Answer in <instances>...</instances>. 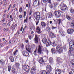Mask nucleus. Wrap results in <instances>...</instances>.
<instances>
[{
  "label": "nucleus",
  "instance_id": "obj_3",
  "mask_svg": "<svg viewBox=\"0 0 74 74\" xmlns=\"http://www.w3.org/2000/svg\"><path fill=\"white\" fill-rule=\"evenodd\" d=\"M74 46H73V47H72L71 46L70 47V48H69V56H74V48L73 47Z\"/></svg>",
  "mask_w": 74,
  "mask_h": 74
},
{
  "label": "nucleus",
  "instance_id": "obj_64",
  "mask_svg": "<svg viewBox=\"0 0 74 74\" xmlns=\"http://www.w3.org/2000/svg\"><path fill=\"white\" fill-rule=\"evenodd\" d=\"M69 74H73V72L72 71L70 72Z\"/></svg>",
  "mask_w": 74,
  "mask_h": 74
},
{
  "label": "nucleus",
  "instance_id": "obj_12",
  "mask_svg": "<svg viewBox=\"0 0 74 74\" xmlns=\"http://www.w3.org/2000/svg\"><path fill=\"white\" fill-rule=\"evenodd\" d=\"M47 70V71H51V66L49 65H48L46 67Z\"/></svg>",
  "mask_w": 74,
  "mask_h": 74
},
{
  "label": "nucleus",
  "instance_id": "obj_38",
  "mask_svg": "<svg viewBox=\"0 0 74 74\" xmlns=\"http://www.w3.org/2000/svg\"><path fill=\"white\" fill-rule=\"evenodd\" d=\"M8 71H11V66H8Z\"/></svg>",
  "mask_w": 74,
  "mask_h": 74
},
{
  "label": "nucleus",
  "instance_id": "obj_39",
  "mask_svg": "<svg viewBox=\"0 0 74 74\" xmlns=\"http://www.w3.org/2000/svg\"><path fill=\"white\" fill-rule=\"evenodd\" d=\"M70 11L71 13H74V10L73 9H71L70 10Z\"/></svg>",
  "mask_w": 74,
  "mask_h": 74
},
{
  "label": "nucleus",
  "instance_id": "obj_25",
  "mask_svg": "<svg viewBox=\"0 0 74 74\" xmlns=\"http://www.w3.org/2000/svg\"><path fill=\"white\" fill-rule=\"evenodd\" d=\"M61 47V46H60V45H59V44L57 46V47L56 48V49L57 50V51H58L60 49V47Z\"/></svg>",
  "mask_w": 74,
  "mask_h": 74
},
{
  "label": "nucleus",
  "instance_id": "obj_62",
  "mask_svg": "<svg viewBox=\"0 0 74 74\" xmlns=\"http://www.w3.org/2000/svg\"><path fill=\"white\" fill-rule=\"evenodd\" d=\"M22 15H19L20 18H22Z\"/></svg>",
  "mask_w": 74,
  "mask_h": 74
},
{
  "label": "nucleus",
  "instance_id": "obj_58",
  "mask_svg": "<svg viewBox=\"0 0 74 74\" xmlns=\"http://www.w3.org/2000/svg\"><path fill=\"white\" fill-rule=\"evenodd\" d=\"M16 66H19V64L18 63H16Z\"/></svg>",
  "mask_w": 74,
  "mask_h": 74
},
{
  "label": "nucleus",
  "instance_id": "obj_40",
  "mask_svg": "<svg viewBox=\"0 0 74 74\" xmlns=\"http://www.w3.org/2000/svg\"><path fill=\"white\" fill-rule=\"evenodd\" d=\"M8 28H5L3 29V31H5V32L7 31H8Z\"/></svg>",
  "mask_w": 74,
  "mask_h": 74
},
{
  "label": "nucleus",
  "instance_id": "obj_36",
  "mask_svg": "<svg viewBox=\"0 0 74 74\" xmlns=\"http://www.w3.org/2000/svg\"><path fill=\"white\" fill-rule=\"evenodd\" d=\"M47 72L45 71H43L42 72L41 74H46Z\"/></svg>",
  "mask_w": 74,
  "mask_h": 74
},
{
  "label": "nucleus",
  "instance_id": "obj_22",
  "mask_svg": "<svg viewBox=\"0 0 74 74\" xmlns=\"http://www.w3.org/2000/svg\"><path fill=\"white\" fill-rule=\"evenodd\" d=\"M51 0H49L48 3L50 4L49 5V7H50L51 8H52V5H51Z\"/></svg>",
  "mask_w": 74,
  "mask_h": 74
},
{
  "label": "nucleus",
  "instance_id": "obj_53",
  "mask_svg": "<svg viewBox=\"0 0 74 74\" xmlns=\"http://www.w3.org/2000/svg\"><path fill=\"white\" fill-rule=\"evenodd\" d=\"M71 63H74V60H72L71 61Z\"/></svg>",
  "mask_w": 74,
  "mask_h": 74
},
{
  "label": "nucleus",
  "instance_id": "obj_52",
  "mask_svg": "<svg viewBox=\"0 0 74 74\" xmlns=\"http://www.w3.org/2000/svg\"><path fill=\"white\" fill-rule=\"evenodd\" d=\"M71 2L73 4H74V0H72Z\"/></svg>",
  "mask_w": 74,
  "mask_h": 74
},
{
  "label": "nucleus",
  "instance_id": "obj_29",
  "mask_svg": "<svg viewBox=\"0 0 74 74\" xmlns=\"http://www.w3.org/2000/svg\"><path fill=\"white\" fill-rule=\"evenodd\" d=\"M31 50V48H28V49L26 48V50L27 51H28V52H29V53H30L31 52L30 51V50Z\"/></svg>",
  "mask_w": 74,
  "mask_h": 74
},
{
  "label": "nucleus",
  "instance_id": "obj_2",
  "mask_svg": "<svg viewBox=\"0 0 74 74\" xmlns=\"http://www.w3.org/2000/svg\"><path fill=\"white\" fill-rule=\"evenodd\" d=\"M42 41L44 44H46V45L47 47H49L51 44L50 40H49L47 42V40L45 38H44L43 39Z\"/></svg>",
  "mask_w": 74,
  "mask_h": 74
},
{
  "label": "nucleus",
  "instance_id": "obj_18",
  "mask_svg": "<svg viewBox=\"0 0 74 74\" xmlns=\"http://www.w3.org/2000/svg\"><path fill=\"white\" fill-rule=\"evenodd\" d=\"M47 16L49 18H51L52 17V13L51 12H49L47 14Z\"/></svg>",
  "mask_w": 74,
  "mask_h": 74
},
{
  "label": "nucleus",
  "instance_id": "obj_32",
  "mask_svg": "<svg viewBox=\"0 0 74 74\" xmlns=\"http://www.w3.org/2000/svg\"><path fill=\"white\" fill-rule=\"evenodd\" d=\"M49 62L50 63H52L53 62V58H49Z\"/></svg>",
  "mask_w": 74,
  "mask_h": 74
},
{
  "label": "nucleus",
  "instance_id": "obj_63",
  "mask_svg": "<svg viewBox=\"0 0 74 74\" xmlns=\"http://www.w3.org/2000/svg\"><path fill=\"white\" fill-rule=\"evenodd\" d=\"M0 46H1V47H2V46H3V43L0 44Z\"/></svg>",
  "mask_w": 74,
  "mask_h": 74
},
{
  "label": "nucleus",
  "instance_id": "obj_45",
  "mask_svg": "<svg viewBox=\"0 0 74 74\" xmlns=\"http://www.w3.org/2000/svg\"><path fill=\"white\" fill-rule=\"evenodd\" d=\"M7 2H5L4 1V3L3 4V5H7Z\"/></svg>",
  "mask_w": 74,
  "mask_h": 74
},
{
  "label": "nucleus",
  "instance_id": "obj_6",
  "mask_svg": "<svg viewBox=\"0 0 74 74\" xmlns=\"http://www.w3.org/2000/svg\"><path fill=\"white\" fill-rule=\"evenodd\" d=\"M23 68L25 71H27V72L29 71V70H30V69L29 66L27 65H24L23 66Z\"/></svg>",
  "mask_w": 74,
  "mask_h": 74
},
{
  "label": "nucleus",
  "instance_id": "obj_59",
  "mask_svg": "<svg viewBox=\"0 0 74 74\" xmlns=\"http://www.w3.org/2000/svg\"><path fill=\"white\" fill-rule=\"evenodd\" d=\"M12 72H13V73H15V70H12Z\"/></svg>",
  "mask_w": 74,
  "mask_h": 74
},
{
  "label": "nucleus",
  "instance_id": "obj_23",
  "mask_svg": "<svg viewBox=\"0 0 74 74\" xmlns=\"http://www.w3.org/2000/svg\"><path fill=\"white\" fill-rule=\"evenodd\" d=\"M36 30L37 33H38V34H40V33H41V32H40V28H36Z\"/></svg>",
  "mask_w": 74,
  "mask_h": 74
},
{
  "label": "nucleus",
  "instance_id": "obj_11",
  "mask_svg": "<svg viewBox=\"0 0 74 74\" xmlns=\"http://www.w3.org/2000/svg\"><path fill=\"white\" fill-rule=\"evenodd\" d=\"M74 31L73 29H68L67 32L68 34H71V33H73Z\"/></svg>",
  "mask_w": 74,
  "mask_h": 74
},
{
  "label": "nucleus",
  "instance_id": "obj_49",
  "mask_svg": "<svg viewBox=\"0 0 74 74\" xmlns=\"http://www.w3.org/2000/svg\"><path fill=\"white\" fill-rule=\"evenodd\" d=\"M55 7H56V5H57L58 4V3H54Z\"/></svg>",
  "mask_w": 74,
  "mask_h": 74
},
{
  "label": "nucleus",
  "instance_id": "obj_54",
  "mask_svg": "<svg viewBox=\"0 0 74 74\" xmlns=\"http://www.w3.org/2000/svg\"><path fill=\"white\" fill-rule=\"evenodd\" d=\"M10 22H9L7 24V25L9 26H10Z\"/></svg>",
  "mask_w": 74,
  "mask_h": 74
},
{
  "label": "nucleus",
  "instance_id": "obj_34",
  "mask_svg": "<svg viewBox=\"0 0 74 74\" xmlns=\"http://www.w3.org/2000/svg\"><path fill=\"white\" fill-rule=\"evenodd\" d=\"M66 17L67 19L68 20H70L71 19L70 17V16H66Z\"/></svg>",
  "mask_w": 74,
  "mask_h": 74
},
{
  "label": "nucleus",
  "instance_id": "obj_50",
  "mask_svg": "<svg viewBox=\"0 0 74 74\" xmlns=\"http://www.w3.org/2000/svg\"><path fill=\"white\" fill-rule=\"evenodd\" d=\"M5 14H4L3 15V17H2V18L3 19H4V18H5Z\"/></svg>",
  "mask_w": 74,
  "mask_h": 74
},
{
  "label": "nucleus",
  "instance_id": "obj_1",
  "mask_svg": "<svg viewBox=\"0 0 74 74\" xmlns=\"http://www.w3.org/2000/svg\"><path fill=\"white\" fill-rule=\"evenodd\" d=\"M39 16H40V13L38 12H36L34 14V16L36 20H37V21L36 22V25H37L38 23H39V21L38 20H39L38 19H40Z\"/></svg>",
  "mask_w": 74,
  "mask_h": 74
},
{
  "label": "nucleus",
  "instance_id": "obj_14",
  "mask_svg": "<svg viewBox=\"0 0 74 74\" xmlns=\"http://www.w3.org/2000/svg\"><path fill=\"white\" fill-rule=\"evenodd\" d=\"M57 61L58 63H62V59L60 58H58L57 59Z\"/></svg>",
  "mask_w": 74,
  "mask_h": 74
},
{
  "label": "nucleus",
  "instance_id": "obj_28",
  "mask_svg": "<svg viewBox=\"0 0 74 74\" xmlns=\"http://www.w3.org/2000/svg\"><path fill=\"white\" fill-rule=\"evenodd\" d=\"M51 44L52 45L53 47H55L56 46V44H55V42H51Z\"/></svg>",
  "mask_w": 74,
  "mask_h": 74
},
{
  "label": "nucleus",
  "instance_id": "obj_35",
  "mask_svg": "<svg viewBox=\"0 0 74 74\" xmlns=\"http://www.w3.org/2000/svg\"><path fill=\"white\" fill-rule=\"evenodd\" d=\"M18 52V50H17L16 51H14V55H16L17 52Z\"/></svg>",
  "mask_w": 74,
  "mask_h": 74
},
{
  "label": "nucleus",
  "instance_id": "obj_27",
  "mask_svg": "<svg viewBox=\"0 0 74 74\" xmlns=\"http://www.w3.org/2000/svg\"><path fill=\"white\" fill-rule=\"evenodd\" d=\"M43 51H45V52H46L47 55H48V50H47V48H44L43 49Z\"/></svg>",
  "mask_w": 74,
  "mask_h": 74
},
{
  "label": "nucleus",
  "instance_id": "obj_24",
  "mask_svg": "<svg viewBox=\"0 0 74 74\" xmlns=\"http://www.w3.org/2000/svg\"><path fill=\"white\" fill-rule=\"evenodd\" d=\"M9 59L12 62H13L14 61V58L12 56H10L9 58Z\"/></svg>",
  "mask_w": 74,
  "mask_h": 74
},
{
  "label": "nucleus",
  "instance_id": "obj_51",
  "mask_svg": "<svg viewBox=\"0 0 74 74\" xmlns=\"http://www.w3.org/2000/svg\"><path fill=\"white\" fill-rule=\"evenodd\" d=\"M71 25L72 26V27H73L74 26V24L73 23H71Z\"/></svg>",
  "mask_w": 74,
  "mask_h": 74
},
{
  "label": "nucleus",
  "instance_id": "obj_17",
  "mask_svg": "<svg viewBox=\"0 0 74 74\" xmlns=\"http://www.w3.org/2000/svg\"><path fill=\"white\" fill-rule=\"evenodd\" d=\"M41 24L42 27H45L46 26V24L44 22H41Z\"/></svg>",
  "mask_w": 74,
  "mask_h": 74
},
{
  "label": "nucleus",
  "instance_id": "obj_10",
  "mask_svg": "<svg viewBox=\"0 0 74 74\" xmlns=\"http://www.w3.org/2000/svg\"><path fill=\"white\" fill-rule=\"evenodd\" d=\"M59 33L61 34V35L63 36H64L65 35L64 34V31H62V28H59Z\"/></svg>",
  "mask_w": 74,
  "mask_h": 74
},
{
  "label": "nucleus",
  "instance_id": "obj_48",
  "mask_svg": "<svg viewBox=\"0 0 74 74\" xmlns=\"http://www.w3.org/2000/svg\"><path fill=\"white\" fill-rule=\"evenodd\" d=\"M46 29L48 32H49V31H50V28H47Z\"/></svg>",
  "mask_w": 74,
  "mask_h": 74
},
{
  "label": "nucleus",
  "instance_id": "obj_41",
  "mask_svg": "<svg viewBox=\"0 0 74 74\" xmlns=\"http://www.w3.org/2000/svg\"><path fill=\"white\" fill-rule=\"evenodd\" d=\"M25 16H26V11H25L24 12V16H23L24 18H25Z\"/></svg>",
  "mask_w": 74,
  "mask_h": 74
},
{
  "label": "nucleus",
  "instance_id": "obj_56",
  "mask_svg": "<svg viewBox=\"0 0 74 74\" xmlns=\"http://www.w3.org/2000/svg\"><path fill=\"white\" fill-rule=\"evenodd\" d=\"M24 30H25V28H23L22 33H25V32H24Z\"/></svg>",
  "mask_w": 74,
  "mask_h": 74
},
{
  "label": "nucleus",
  "instance_id": "obj_46",
  "mask_svg": "<svg viewBox=\"0 0 74 74\" xmlns=\"http://www.w3.org/2000/svg\"><path fill=\"white\" fill-rule=\"evenodd\" d=\"M46 74H51V73H50V71H47V72H46Z\"/></svg>",
  "mask_w": 74,
  "mask_h": 74
},
{
  "label": "nucleus",
  "instance_id": "obj_15",
  "mask_svg": "<svg viewBox=\"0 0 74 74\" xmlns=\"http://www.w3.org/2000/svg\"><path fill=\"white\" fill-rule=\"evenodd\" d=\"M35 70H36V69L35 68H34V67H33L31 69V72L32 74H34V71Z\"/></svg>",
  "mask_w": 74,
  "mask_h": 74
},
{
  "label": "nucleus",
  "instance_id": "obj_4",
  "mask_svg": "<svg viewBox=\"0 0 74 74\" xmlns=\"http://www.w3.org/2000/svg\"><path fill=\"white\" fill-rule=\"evenodd\" d=\"M43 47L42 46L39 45L37 50V53L38 54H42V51Z\"/></svg>",
  "mask_w": 74,
  "mask_h": 74
},
{
  "label": "nucleus",
  "instance_id": "obj_33",
  "mask_svg": "<svg viewBox=\"0 0 74 74\" xmlns=\"http://www.w3.org/2000/svg\"><path fill=\"white\" fill-rule=\"evenodd\" d=\"M52 38H55V37H56V35L54 34L53 33L52 34V35H51Z\"/></svg>",
  "mask_w": 74,
  "mask_h": 74
},
{
  "label": "nucleus",
  "instance_id": "obj_57",
  "mask_svg": "<svg viewBox=\"0 0 74 74\" xmlns=\"http://www.w3.org/2000/svg\"><path fill=\"white\" fill-rule=\"evenodd\" d=\"M6 42H7V40H5L3 43L4 45H5L6 44Z\"/></svg>",
  "mask_w": 74,
  "mask_h": 74
},
{
  "label": "nucleus",
  "instance_id": "obj_19",
  "mask_svg": "<svg viewBox=\"0 0 74 74\" xmlns=\"http://www.w3.org/2000/svg\"><path fill=\"white\" fill-rule=\"evenodd\" d=\"M39 62L40 64H42V62H44V60H43V58H41L39 59Z\"/></svg>",
  "mask_w": 74,
  "mask_h": 74
},
{
  "label": "nucleus",
  "instance_id": "obj_47",
  "mask_svg": "<svg viewBox=\"0 0 74 74\" xmlns=\"http://www.w3.org/2000/svg\"><path fill=\"white\" fill-rule=\"evenodd\" d=\"M32 10H30L29 12V15H32Z\"/></svg>",
  "mask_w": 74,
  "mask_h": 74
},
{
  "label": "nucleus",
  "instance_id": "obj_7",
  "mask_svg": "<svg viewBox=\"0 0 74 74\" xmlns=\"http://www.w3.org/2000/svg\"><path fill=\"white\" fill-rule=\"evenodd\" d=\"M61 10L62 11H65V10H66L67 6L66 4L63 3H61Z\"/></svg>",
  "mask_w": 74,
  "mask_h": 74
},
{
  "label": "nucleus",
  "instance_id": "obj_9",
  "mask_svg": "<svg viewBox=\"0 0 74 74\" xmlns=\"http://www.w3.org/2000/svg\"><path fill=\"white\" fill-rule=\"evenodd\" d=\"M74 42H73V40H71L69 43V48H70V47H73V48H74ZM73 46H74L73 47Z\"/></svg>",
  "mask_w": 74,
  "mask_h": 74
},
{
  "label": "nucleus",
  "instance_id": "obj_13",
  "mask_svg": "<svg viewBox=\"0 0 74 74\" xmlns=\"http://www.w3.org/2000/svg\"><path fill=\"white\" fill-rule=\"evenodd\" d=\"M23 54L24 56H29V53L26 51H23Z\"/></svg>",
  "mask_w": 74,
  "mask_h": 74
},
{
  "label": "nucleus",
  "instance_id": "obj_20",
  "mask_svg": "<svg viewBox=\"0 0 74 74\" xmlns=\"http://www.w3.org/2000/svg\"><path fill=\"white\" fill-rule=\"evenodd\" d=\"M63 48L60 47L58 51V52L59 53H61V52H63Z\"/></svg>",
  "mask_w": 74,
  "mask_h": 74
},
{
  "label": "nucleus",
  "instance_id": "obj_30",
  "mask_svg": "<svg viewBox=\"0 0 74 74\" xmlns=\"http://www.w3.org/2000/svg\"><path fill=\"white\" fill-rule=\"evenodd\" d=\"M40 2V1L39 0H35L34 2V4H36V3H39Z\"/></svg>",
  "mask_w": 74,
  "mask_h": 74
},
{
  "label": "nucleus",
  "instance_id": "obj_31",
  "mask_svg": "<svg viewBox=\"0 0 74 74\" xmlns=\"http://www.w3.org/2000/svg\"><path fill=\"white\" fill-rule=\"evenodd\" d=\"M34 55H37V48L36 49V50L34 51Z\"/></svg>",
  "mask_w": 74,
  "mask_h": 74
},
{
  "label": "nucleus",
  "instance_id": "obj_42",
  "mask_svg": "<svg viewBox=\"0 0 74 74\" xmlns=\"http://www.w3.org/2000/svg\"><path fill=\"white\" fill-rule=\"evenodd\" d=\"M19 11L20 12H22V8H21L19 9Z\"/></svg>",
  "mask_w": 74,
  "mask_h": 74
},
{
  "label": "nucleus",
  "instance_id": "obj_37",
  "mask_svg": "<svg viewBox=\"0 0 74 74\" xmlns=\"http://www.w3.org/2000/svg\"><path fill=\"white\" fill-rule=\"evenodd\" d=\"M58 24L59 25H60V23H61V20L60 19H58Z\"/></svg>",
  "mask_w": 74,
  "mask_h": 74
},
{
  "label": "nucleus",
  "instance_id": "obj_60",
  "mask_svg": "<svg viewBox=\"0 0 74 74\" xmlns=\"http://www.w3.org/2000/svg\"><path fill=\"white\" fill-rule=\"evenodd\" d=\"M16 5V4H14L13 6V8H15V7Z\"/></svg>",
  "mask_w": 74,
  "mask_h": 74
},
{
  "label": "nucleus",
  "instance_id": "obj_55",
  "mask_svg": "<svg viewBox=\"0 0 74 74\" xmlns=\"http://www.w3.org/2000/svg\"><path fill=\"white\" fill-rule=\"evenodd\" d=\"M52 7H55V4L54 3L52 4Z\"/></svg>",
  "mask_w": 74,
  "mask_h": 74
},
{
  "label": "nucleus",
  "instance_id": "obj_8",
  "mask_svg": "<svg viewBox=\"0 0 74 74\" xmlns=\"http://www.w3.org/2000/svg\"><path fill=\"white\" fill-rule=\"evenodd\" d=\"M40 39L38 35H36L34 39V40L36 44H38V40Z\"/></svg>",
  "mask_w": 74,
  "mask_h": 74
},
{
  "label": "nucleus",
  "instance_id": "obj_44",
  "mask_svg": "<svg viewBox=\"0 0 74 74\" xmlns=\"http://www.w3.org/2000/svg\"><path fill=\"white\" fill-rule=\"evenodd\" d=\"M44 3H46L48 1V0H42Z\"/></svg>",
  "mask_w": 74,
  "mask_h": 74
},
{
  "label": "nucleus",
  "instance_id": "obj_21",
  "mask_svg": "<svg viewBox=\"0 0 74 74\" xmlns=\"http://www.w3.org/2000/svg\"><path fill=\"white\" fill-rule=\"evenodd\" d=\"M0 63H1L2 65H4V64H5V61L3 60H0Z\"/></svg>",
  "mask_w": 74,
  "mask_h": 74
},
{
  "label": "nucleus",
  "instance_id": "obj_43",
  "mask_svg": "<svg viewBox=\"0 0 74 74\" xmlns=\"http://www.w3.org/2000/svg\"><path fill=\"white\" fill-rule=\"evenodd\" d=\"M27 17L26 18V19H25L24 20V23H25L26 22H27Z\"/></svg>",
  "mask_w": 74,
  "mask_h": 74
},
{
  "label": "nucleus",
  "instance_id": "obj_16",
  "mask_svg": "<svg viewBox=\"0 0 74 74\" xmlns=\"http://www.w3.org/2000/svg\"><path fill=\"white\" fill-rule=\"evenodd\" d=\"M62 72V71H61L60 70L58 69L56 71V74H60Z\"/></svg>",
  "mask_w": 74,
  "mask_h": 74
},
{
  "label": "nucleus",
  "instance_id": "obj_5",
  "mask_svg": "<svg viewBox=\"0 0 74 74\" xmlns=\"http://www.w3.org/2000/svg\"><path fill=\"white\" fill-rule=\"evenodd\" d=\"M54 14L56 18H59L61 15L60 11L59 10H56L54 12Z\"/></svg>",
  "mask_w": 74,
  "mask_h": 74
},
{
  "label": "nucleus",
  "instance_id": "obj_26",
  "mask_svg": "<svg viewBox=\"0 0 74 74\" xmlns=\"http://www.w3.org/2000/svg\"><path fill=\"white\" fill-rule=\"evenodd\" d=\"M52 52L53 53H56V51H55V49L53 48L51 49Z\"/></svg>",
  "mask_w": 74,
  "mask_h": 74
},
{
  "label": "nucleus",
  "instance_id": "obj_61",
  "mask_svg": "<svg viewBox=\"0 0 74 74\" xmlns=\"http://www.w3.org/2000/svg\"><path fill=\"white\" fill-rule=\"evenodd\" d=\"M28 37L30 40H31V39H32V37L30 36H29Z\"/></svg>",
  "mask_w": 74,
  "mask_h": 74
}]
</instances>
